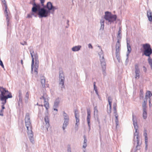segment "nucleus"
Listing matches in <instances>:
<instances>
[{
	"label": "nucleus",
	"mask_w": 152,
	"mask_h": 152,
	"mask_svg": "<svg viewBox=\"0 0 152 152\" xmlns=\"http://www.w3.org/2000/svg\"><path fill=\"white\" fill-rule=\"evenodd\" d=\"M20 44L23 45H27L26 42L25 41H24L23 43L20 42Z\"/></svg>",
	"instance_id": "nucleus-52"
},
{
	"label": "nucleus",
	"mask_w": 152,
	"mask_h": 152,
	"mask_svg": "<svg viewBox=\"0 0 152 152\" xmlns=\"http://www.w3.org/2000/svg\"><path fill=\"white\" fill-rule=\"evenodd\" d=\"M112 99L110 96H109L108 98V101L109 103V107L110 108V109H111L112 108Z\"/></svg>",
	"instance_id": "nucleus-30"
},
{
	"label": "nucleus",
	"mask_w": 152,
	"mask_h": 152,
	"mask_svg": "<svg viewBox=\"0 0 152 152\" xmlns=\"http://www.w3.org/2000/svg\"><path fill=\"white\" fill-rule=\"evenodd\" d=\"M58 9V7L54 6H53L52 7V8L51 10L52 11L51 13L53 14L55 10H56Z\"/></svg>",
	"instance_id": "nucleus-37"
},
{
	"label": "nucleus",
	"mask_w": 152,
	"mask_h": 152,
	"mask_svg": "<svg viewBox=\"0 0 152 152\" xmlns=\"http://www.w3.org/2000/svg\"><path fill=\"white\" fill-rule=\"evenodd\" d=\"M30 54L32 58V62L31 65V70L33 71L34 67V59L35 58V63L34 65V72L36 74H37V70L39 67V61L38 56L37 53L34 54V51L33 50L30 51Z\"/></svg>",
	"instance_id": "nucleus-4"
},
{
	"label": "nucleus",
	"mask_w": 152,
	"mask_h": 152,
	"mask_svg": "<svg viewBox=\"0 0 152 152\" xmlns=\"http://www.w3.org/2000/svg\"><path fill=\"white\" fill-rule=\"evenodd\" d=\"M132 121L133 124L135 129V132L134 134V137L133 139L134 144L135 145L136 143L137 145L134 149L136 152L137 150L140 149V145L139 144V133L137 132L138 129V126L137 125V118L133 114H132Z\"/></svg>",
	"instance_id": "nucleus-2"
},
{
	"label": "nucleus",
	"mask_w": 152,
	"mask_h": 152,
	"mask_svg": "<svg viewBox=\"0 0 152 152\" xmlns=\"http://www.w3.org/2000/svg\"><path fill=\"white\" fill-rule=\"evenodd\" d=\"M18 94L19 101L18 102V105L19 106H20V104L22 103V94L21 90L19 91Z\"/></svg>",
	"instance_id": "nucleus-18"
},
{
	"label": "nucleus",
	"mask_w": 152,
	"mask_h": 152,
	"mask_svg": "<svg viewBox=\"0 0 152 152\" xmlns=\"http://www.w3.org/2000/svg\"><path fill=\"white\" fill-rule=\"evenodd\" d=\"M104 19H102L100 20V23H101V28L100 29L103 30L104 29Z\"/></svg>",
	"instance_id": "nucleus-31"
},
{
	"label": "nucleus",
	"mask_w": 152,
	"mask_h": 152,
	"mask_svg": "<svg viewBox=\"0 0 152 152\" xmlns=\"http://www.w3.org/2000/svg\"><path fill=\"white\" fill-rule=\"evenodd\" d=\"M95 84H96V82H94V88H96V86Z\"/></svg>",
	"instance_id": "nucleus-62"
},
{
	"label": "nucleus",
	"mask_w": 152,
	"mask_h": 152,
	"mask_svg": "<svg viewBox=\"0 0 152 152\" xmlns=\"http://www.w3.org/2000/svg\"><path fill=\"white\" fill-rule=\"evenodd\" d=\"M117 16L115 15L112 14L111 12L106 11L105 12L104 18L108 21L109 24L113 23L116 20Z\"/></svg>",
	"instance_id": "nucleus-5"
},
{
	"label": "nucleus",
	"mask_w": 152,
	"mask_h": 152,
	"mask_svg": "<svg viewBox=\"0 0 152 152\" xmlns=\"http://www.w3.org/2000/svg\"><path fill=\"white\" fill-rule=\"evenodd\" d=\"M148 97L147 96H146V95H145V99H144V100L147 101Z\"/></svg>",
	"instance_id": "nucleus-60"
},
{
	"label": "nucleus",
	"mask_w": 152,
	"mask_h": 152,
	"mask_svg": "<svg viewBox=\"0 0 152 152\" xmlns=\"http://www.w3.org/2000/svg\"><path fill=\"white\" fill-rule=\"evenodd\" d=\"M121 27H120L119 29V31H118V35L117 36V41L118 40H119V42L120 44V39H121Z\"/></svg>",
	"instance_id": "nucleus-25"
},
{
	"label": "nucleus",
	"mask_w": 152,
	"mask_h": 152,
	"mask_svg": "<svg viewBox=\"0 0 152 152\" xmlns=\"http://www.w3.org/2000/svg\"><path fill=\"white\" fill-rule=\"evenodd\" d=\"M40 1L41 3L42 4V6H44V3L45 1V0H40Z\"/></svg>",
	"instance_id": "nucleus-42"
},
{
	"label": "nucleus",
	"mask_w": 152,
	"mask_h": 152,
	"mask_svg": "<svg viewBox=\"0 0 152 152\" xmlns=\"http://www.w3.org/2000/svg\"><path fill=\"white\" fill-rule=\"evenodd\" d=\"M88 47L89 48H92L93 47L91 44L90 43L88 45Z\"/></svg>",
	"instance_id": "nucleus-50"
},
{
	"label": "nucleus",
	"mask_w": 152,
	"mask_h": 152,
	"mask_svg": "<svg viewBox=\"0 0 152 152\" xmlns=\"http://www.w3.org/2000/svg\"><path fill=\"white\" fill-rule=\"evenodd\" d=\"M145 95H146V96H147L149 98H150L152 96V94L150 91H147L145 93Z\"/></svg>",
	"instance_id": "nucleus-36"
},
{
	"label": "nucleus",
	"mask_w": 152,
	"mask_h": 152,
	"mask_svg": "<svg viewBox=\"0 0 152 152\" xmlns=\"http://www.w3.org/2000/svg\"><path fill=\"white\" fill-rule=\"evenodd\" d=\"M63 116L64 117V120H69V118L68 115L64 111L63 112Z\"/></svg>",
	"instance_id": "nucleus-32"
},
{
	"label": "nucleus",
	"mask_w": 152,
	"mask_h": 152,
	"mask_svg": "<svg viewBox=\"0 0 152 152\" xmlns=\"http://www.w3.org/2000/svg\"><path fill=\"white\" fill-rule=\"evenodd\" d=\"M149 106L150 107H151L152 104L151 103V100H150L149 101Z\"/></svg>",
	"instance_id": "nucleus-57"
},
{
	"label": "nucleus",
	"mask_w": 152,
	"mask_h": 152,
	"mask_svg": "<svg viewBox=\"0 0 152 152\" xmlns=\"http://www.w3.org/2000/svg\"><path fill=\"white\" fill-rule=\"evenodd\" d=\"M67 152H71V149L70 146H68V147Z\"/></svg>",
	"instance_id": "nucleus-49"
},
{
	"label": "nucleus",
	"mask_w": 152,
	"mask_h": 152,
	"mask_svg": "<svg viewBox=\"0 0 152 152\" xmlns=\"http://www.w3.org/2000/svg\"><path fill=\"white\" fill-rule=\"evenodd\" d=\"M97 122H98V124H100V121L98 117L97 118Z\"/></svg>",
	"instance_id": "nucleus-58"
},
{
	"label": "nucleus",
	"mask_w": 152,
	"mask_h": 152,
	"mask_svg": "<svg viewBox=\"0 0 152 152\" xmlns=\"http://www.w3.org/2000/svg\"><path fill=\"white\" fill-rule=\"evenodd\" d=\"M29 97V94L28 92H27L26 94V97L25 98H26L27 99H28V98Z\"/></svg>",
	"instance_id": "nucleus-45"
},
{
	"label": "nucleus",
	"mask_w": 152,
	"mask_h": 152,
	"mask_svg": "<svg viewBox=\"0 0 152 152\" xmlns=\"http://www.w3.org/2000/svg\"><path fill=\"white\" fill-rule=\"evenodd\" d=\"M147 102V101L144 100V102L142 103V110H147V106L146 104Z\"/></svg>",
	"instance_id": "nucleus-27"
},
{
	"label": "nucleus",
	"mask_w": 152,
	"mask_h": 152,
	"mask_svg": "<svg viewBox=\"0 0 152 152\" xmlns=\"http://www.w3.org/2000/svg\"><path fill=\"white\" fill-rule=\"evenodd\" d=\"M143 69V70L145 72H146L147 71V69L144 66H143L142 67Z\"/></svg>",
	"instance_id": "nucleus-47"
},
{
	"label": "nucleus",
	"mask_w": 152,
	"mask_h": 152,
	"mask_svg": "<svg viewBox=\"0 0 152 152\" xmlns=\"http://www.w3.org/2000/svg\"><path fill=\"white\" fill-rule=\"evenodd\" d=\"M144 98L143 94H140V99H143Z\"/></svg>",
	"instance_id": "nucleus-46"
},
{
	"label": "nucleus",
	"mask_w": 152,
	"mask_h": 152,
	"mask_svg": "<svg viewBox=\"0 0 152 152\" xmlns=\"http://www.w3.org/2000/svg\"><path fill=\"white\" fill-rule=\"evenodd\" d=\"M53 6L51 2H48L44 6L42 7H41L38 12V17L39 18H46L47 17L50 12L52 7Z\"/></svg>",
	"instance_id": "nucleus-1"
},
{
	"label": "nucleus",
	"mask_w": 152,
	"mask_h": 152,
	"mask_svg": "<svg viewBox=\"0 0 152 152\" xmlns=\"http://www.w3.org/2000/svg\"><path fill=\"white\" fill-rule=\"evenodd\" d=\"M25 121L26 126L27 130V134L29 139L31 143H34V134L32 131V126L28 113H26L25 116Z\"/></svg>",
	"instance_id": "nucleus-3"
},
{
	"label": "nucleus",
	"mask_w": 152,
	"mask_h": 152,
	"mask_svg": "<svg viewBox=\"0 0 152 152\" xmlns=\"http://www.w3.org/2000/svg\"><path fill=\"white\" fill-rule=\"evenodd\" d=\"M114 115L115 116H118L117 113V110L114 111Z\"/></svg>",
	"instance_id": "nucleus-44"
},
{
	"label": "nucleus",
	"mask_w": 152,
	"mask_h": 152,
	"mask_svg": "<svg viewBox=\"0 0 152 152\" xmlns=\"http://www.w3.org/2000/svg\"><path fill=\"white\" fill-rule=\"evenodd\" d=\"M1 109L2 110H4L5 109V107L4 105H1Z\"/></svg>",
	"instance_id": "nucleus-61"
},
{
	"label": "nucleus",
	"mask_w": 152,
	"mask_h": 152,
	"mask_svg": "<svg viewBox=\"0 0 152 152\" xmlns=\"http://www.w3.org/2000/svg\"><path fill=\"white\" fill-rule=\"evenodd\" d=\"M99 132L100 133V131H101V126L100 125V124H99Z\"/></svg>",
	"instance_id": "nucleus-54"
},
{
	"label": "nucleus",
	"mask_w": 152,
	"mask_h": 152,
	"mask_svg": "<svg viewBox=\"0 0 152 152\" xmlns=\"http://www.w3.org/2000/svg\"><path fill=\"white\" fill-rule=\"evenodd\" d=\"M135 72L136 74L135 77L137 78L138 77V78H139L140 75V72L138 64H137L135 65Z\"/></svg>",
	"instance_id": "nucleus-12"
},
{
	"label": "nucleus",
	"mask_w": 152,
	"mask_h": 152,
	"mask_svg": "<svg viewBox=\"0 0 152 152\" xmlns=\"http://www.w3.org/2000/svg\"><path fill=\"white\" fill-rule=\"evenodd\" d=\"M126 41L127 48V55L128 56L129 55V54L131 52L132 49L131 46L129 44L130 41L128 38L127 37L126 38Z\"/></svg>",
	"instance_id": "nucleus-14"
},
{
	"label": "nucleus",
	"mask_w": 152,
	"mask_h": 152,
	"mask_svg": "<svg viewBox=\"0 0 152 152\" xmlns=\"http://www.w3.org/2000/svg\"><path fill=\"white\" fill-rule=\"evenodd\" d=\"M147 17L148 18V20L151 21H152V12L150 10L147 11Z\"/></svg>",
	"instance_id": "nucleus-17"
},
{
	"label": "nucleus",
	"mask_w": 152,
	"mask_h": 152,
	"mask_svg": "<svg viewBox=\"0 0 152 152\" xmlns=\"http://www.w3.org/2000/svg\"><path fill=\"white\" fill-rule=\"evenodd\" d=\"M4 6L5 9L4 11V13L5 15V16L6 18V21H7V25L8 26H9L10 23V12L9 10H7V5L6 4V2L4 0Z\"/></svg>",
	"instance_id": "nucleus-9"
},
{
	"label": "nucleus",
	"mask_w": 152,
	"mask_h": 152,
	"mask_svg": "<svg viewBox=\"0 0 152 152\" xmlns=\"http://www.w3.org/2000/svg\"><path fill=\"white\" fill-rule=\"evenodd\" d=\"M126 56H127V58L126 59V61H125V63L126 64V65H127V63L128 62V56L129 55L127 56V55H126Z\"/></svg>",
	"instance_id": "nucleus-48"
},
{
	"label": "nucleus",
	"mask_w": 152,
	"mask_h": 152,
	"mask_svg": "<svg viewBox=\"0 0 152 152\" xmlns=\"http://www.w3.org/2000/svg\"><path fill=\"white\" fill-rule=\"evenodd\" d=\"M64 78H63L62 79H59V84L61 85V89L63 88H65L64 86Z\"/></svg>",
	"instance_id": "nucleus-23"
},
{
	"label": "nucleus",
	"mask_w": 152,
	"mask_h": 152,
	"mask_svg": "<svg viewBox=\"0 0 152 152\" xmlns=\"http://www.w3.org/2000/svg\"><path fill=\"white\" fill-rule=\"evenodd\" d=\"M0 100L1 101H2L1 102V104L2 105L4 106V104L6 103L7 102V100L4 98L3 97L0 95Z\"/></svg>",
	"instance_id": "nucleus-28"
},
{
	"label": "nucleus",
	"mask_w": 152,
	"mask_h": 152,
	"mask_svg": "<svg viewBox=\"0 0 152 152\" xmlns=\"http://www.w3.org/2000/svg\"><path fill=\"white\" fill-rule=\"evenodd\" d=\"M148 61L149 64L151 66V69H152V59L151 57H148Z\"/></svg>",
	"instance_id": "nucleus-35"
},
{
	"label": "nucleus",
	"mask_w": 152,
	"mask_h": 152,
	"mask_svg": "<svg viewBox=\"0 0 152 152\" xmlns=\"http://www.w3.org/2000/svg\"><path fill=\"white\" fill-rule=\"evenodd\" d=\"M43 99L44 100V101L46 100V99L45 98V97L44 96H42L41 97H40V99Z\"/></svg>",
	"instance_id": "nucleus-56"
},
{
	"label": "nucleus",
	"mask_w": 152,
	"mask_h": 152,
	"mask_svg": "<svg viewBox=\"0 0 152 152\" xmlns=\"http://www.w3.org/2000/svg\"><path fill=\"white\" fill-rule=\"evenodd\" d=\"M38 10L36 9V10L34 11H32V8L31 9V12L29 14H28L26 18H31L33 16L35 17H37L38 15Z\"/></svg>",
	"instance_id": "nucleus-11"
},
{
	"label": "nucleus",
	"mask_w": 152,
	"mask_h": 152,
	"mask_svg": "<svg viewBox=\"0 0 152 152\" xmlns=\"http://www.w3.org/2000/svg\"><path fill=\"white\" fill-rule=\"evenodd\" d=\"M95 91L96 95L98 96V97H99V96L98 91V90H95Z\"/></svg>",
	"instance_id": "nucleus-53"
},
{
	"label": "nucleus",
	"mask_w": 152,
	"mask_h": 152,
	"mask_svg": "<svg viewBox=\"0 0 152 152\" xmlns=\"http://www.w3.org/2000/svg\"><path fill=\"white\" fill-rule=\"evenodd\" d=\"M81 47L80 45L76 46L72 48V50L74 52L80 50Z\"/></svg>",
	"instance_id": "nucleus-24"
},
{
	"label": "nucleus",
	"mask_w": 152,
	"mask_h": 152,
	"mask_svg": "<svg viewBox=\"0 0 152 152\" xmlns=\"http://www.w3.org/2000/svg\"><path fill=\"white\" fill-rule=\"evenodd\" d=\"M60 102V100L59 99V97H58L56 98V99L54 105H53V107L57 108Z\"/></svg>",
	"instance_id": "nucleus-21"
},
{
	"label": "nucleus",
	"mask_w": 152,
	"mask_h": 152,
	"mask_svg": "<svg viewBox=\"0 0 152 152\" xmlns=\"http://www.w3.org/2000/svg\"><path fill=\"white\" fill-rule=\"evenodd\" d=\"M98 47L100 49H101V52H99V57L100 58H101V57H102V56H103V52L102 50V49L101 48V47L100 46H98Z\"/></svg>",
	"instance_id": "nucleus-38"
},
{
	"label": "nucleus",
	"mask_w": 152,
	"mask_h": 152,
	"mask_svg": "<svg viewBox=\"0 0 152 152\" xmlns=\"http://www.w3.org/2000/svg\"><path fill=\"white\" fill-rule=\"evenodd\" d=\"M0 95L6 100L8 98H12V96L11 92H9L5 88L0 86Z\"/></svg>",
	"instance_id": "nucleus-6"
},
{
	"label": "nucleus",
	"mask_w": 152,
	"mask_h": 152,
	"mask_svg": "<svg viewBox=\"0 0 152 152\" xmlns=\"http://www.w3.org/2000/svg\"><path fill=\"white\" fill-rule=\"evenodd\" d=\"M98 114V110L96 106H95L94 108V116H97Z\"/></svg>",
	"instance_id": "nucleus-34"
},
{
	"label": "nucleus",
	"mask_w": 152,
	"mask_h": 152,
	"mask_svg": "<svg viewBox=\"0 0 152 152\" xmlns=\"http://www.w3.org/2000/svg\"><path fill=\"white\" fill-rule=\"evenodd\" d=\"M63 78H64V77L62 72L61 73H60L59 79H62Z\"/></svg>",
	"instance_id": "nucleus-40"
},
{
	"label": "nucleus",
	"mask_w": 152,
	"mask_h": 152,
	"mask_svg": "<svg viewBox=\"0 0 152 152\" xmlns=\"http://www.w3.org/2000/svg\"><path fill=\"white\" fill-rule=\"evenodd\" d=\"M118 116H115V122L116 127L119 124V121L118 120Z\"/></svg>",
	"instance_id": "nucleus-39"
},
{
	"label": "nucleus",
	"mask_w": 152,
	"mask_h": 152,
	"mask_svg": "<svg viewBox=\"0 0 152 152\" xmlns=\"http://www.w3.org/2000/svg\"><path fill=\"white\" fill-rule=\"evenodd\" d=\"M142 47L144 49V54L146 56L150 57V56L152 54V49L150 45L148 43L144 44Z\"/></svg>",
	"instance_id": "nucleus-7"
},
{
	"label": "nucleus",
	"mask_w": 152,
	"mask_h": 152,
	"mask_svg": "<svg viewBox=\"0 0 152 152\" xmlns=\"http://www.w3.org/2000/svg\"><path fill=\"white\" fill-rule=\"evenodd\" d=\"M84 140L83 143H87V140L86 139V136L85 135L84 136Z\"/></svg>",
	"instance_id": "nucleus-41"
},
{
	"label": "nucleus",
	"mask_w": 152,
	"mask_h": 152,
	"mask_svg": "<svg viewBox=\"0 0 152 152\" xmlns=\"http://www.w3.org/2000/svg\"><path fill=\"white\" fill-rule=\"evenodd\" d=\"M100 61L102 68L103 70V71H104V70L106 69V63L104 61V59L103 56H102V57L101 58H100Z\"/></svg>",
	"instance_id": "nucleus-15"
},
{
	"label": "nucleus",
	"mask_w": 152,
	"mask_h": 152,
	"mask_svg": "<svg viewBox=\"0 0 152 152\" xmlns=\"http://www.w3.org/2000/svg\"><path fill=\"white\" fill-rule=\"evenodd\" d=\"M113 107H117V103L116 102H114L113 103Z\"/></svg>",
	"instance_id": "nucleus-55"
},
{
	"label": "nucleus",
	"mask_w": 152,
	"mask_h": 152,
	"mask_svg": "<svg viewBox=\"0 0 152 152\" xmlns=\"http://www.w3.org/2000/svg\"><path fill=\"white\" fill-rule=\"evenodd\" d=\"M143 136L145 138V142H148V138L146 129H144V130Z\"/></svg>",
	"instance_id": "nucleus-26"
},
{
	"label": "nucleus",
	"mask_w": 152,
	"mask_h": 152,
	"mask_svg": "<svg viewBox=\"0 0 152 152\" xmlns=\"http://www.w3.org/2000/svg\"><path fill=\"white\" fill-rule=\"evenodd\" d=\"M87 143H83V148H85L87 146Z\"/></svg>",
	"instance_id": "nucleus-51"
},
{
	"label": "nucleus",
	"mask_w": 152,
	"mask_h": 152,
	"mask_svg": "<svg viewBox=\"0 0 152 152\" xmlns=\"http://www.w3.org/2000/svg\"><path fill=\"white\" fill-rule=\"evenodd\" d=\"M45 121L46 123L45 128H46L47 131H48V128L50 126L49 124V119L48 117L46 116L45 118Z\"/></svg>",
	"instance_id": "nucleus-16"
},
{
	"label": "nucleus",
	"mask_w": 152,
	"mask_h": 152,
	"mask_svg": "<svg viewBox=\"0 0 152 152\" xmlns=\"http://www.w3.org/2000/svg\"><path fill=\"white\" fill-rule=\"evenodd\" d=\"M116 107H113V109L114 110V111L117 110Z\"/></svg>",
	"instance_id": "nucleus-64"
},
{
	"label": "nucleus",
	"mask_w": 152,
	"mask_h": 152,
	"mask_svg": "<svg viewBox=\"0 0 152 152\" xmlns=\"http://www.w3.org/2000/svg\"><path fill=\"white\" fill-rule=\"evenodd\" d=\"M143 91L142 90H140V94H143Z\"/></svg>",
	"instance_id": "nucleus-63"
},
{
	"label": "nucleus",
	"mask_w": 152,
	"mask_h": 152,
	"mask_svg": "<svg viewBox=\"0 0 152 152\" xmlns=\"http://www.w3.org/2000/svg\"><path fill=\"white\" fill-rule=\"evenodd\" d=\"M121 47V44L119 42V40L117 41L115 45V55L117 59L118 62H121L120 58V48Z\"/></svg>",
	"instance_id": "nucleus-8"
},
{
	"label": "nucleus",
	"mask_w": 152,
	"mask_h": 152,
	"mask_svg": "<svg viewBox=\"0 0 152 152\" xmlns=\"http://www.w3.org/2000/svg\"><path fill=\"white\" fill-rule=\"evenodd\" d=\"M148 142H145V149L146 150H147L148 149Z\"/></svg>",
	"instance_id": "nucleus-43"
},
{
	"label": "nucleus",
	"mask_w": 152,
	"mask_h": 152,
	"mask_svg": "<svg viewBox=\"0 0 152 152\" xmlns=\"http://www.w3.org/2000/svg\"><path fill=\"white\" fill-rule=\"evenodd\" d=\"M69 122V120H64L63 124L62 126V129L63 130L64 132H66L65 130L67 126L68 125Z\"/></svg>",
	"instance_id": "nucleus-19"
},
{
	"label": "nucleus",
	"mask_w": 152,
	"mask_h": 152,
	"mask_svg": "<svg viewBox=\"0 0 152 152\" xmlns=\"http://www.w3.org/2000/svg\"><path fill=\"white\" fill-rule=\"evenodd\" d=\"M143 117L144 119H146L147 117V110H142Z\"/></svg>",
	"instance_id": "nucleus-29"
},
{
	"label": "nucleus",
	"mask_w": 152,
	"mask_h": 152,
	"mask_svg": "<svg viewBox=\"0 0 152 152\" xmlns=\"http://www.w3.org/2000/svg\"><path fill=\"white\" fill-rule=\"evenodd\" d=\"M91 112L90 110L89 109L87 110V121L88 123V126L89 127V129H90V115Z\"/></svg>",
	"instance_id": "nucleus-13"
},
{
	"label": "nucleus",
	"mask_w": 152,
	"mask_h": 152,
	"mask_svg": "<svg viewBox=\"0 0 152 152\" xmlns=\"http://www.w3.org/2000/svg\"><path fill=\"white\" fill-rule=\"evenodd\" d=\"M44 106L45 107L46 110H48V108L49 107V104L48 102H47L46 100L44 101Z\"/></svg>",
	"instance_id": "nucleus-33"
},
{
	"label": "nucleus",
	"mask_w": 152,
	"mask_h": 152,
	"mask_svg": "<svg viewBox=\"0 0 152 152\" xmlns=\"http://www.w3.org/2000/svg\"><path fill=\"white\" fill-rule=\"evenodd\" d=\"M41 82L42 86L43 88L45 87V77L43 76L40 77Z\"/></svg>",
	"instance_id": "nucleus-20"
},
{
	"label": "nucleus",
	"mask_w": 152,
	"mask_h": 152,
	"mask_svg": "<svg viewBox=\"0 0 152 152\" xmlns=\"http://www.w3.org/2000/svg\"><path fill=\"white\" fill-rule=\"evenodd\" d=\"M3 113L0 111V115L1 116H3Z\"/></svg>",
	"instance_id": "nucleus-59"
},
{
	"label": "nucleus",
	"mask_w": 152,
	"mask_h": 152,
	"mask_svg": "<svg viewBox=\"0 0 152 152\" xmlns=\"http://www.w3.org/2000/svg\"><path fill=\"white\" fill-rule=\"evenodd\" d=\"M76 110L75 111V118L76 119V123L75 124V128H76V127H77L78 124H77L78 123H79V116H77V115L76 113Z\"/></svg>",
	"instance_id": "nucleus-22"
},
{
	"label": "nucleus",
	"mask_w": 152,
	"mask_h": 152,
	"mask_svg": "<svg viewBox=\"0 0 152 152\" xmlns=\"http://www.w3.org/2000/svg\"><path fill=\"white\" fill-rule=\"evenodd\" d=\"M35 0H31L30 1L29 3L33 5L32 11L36 10V9L38 10V11L40 8V5L39 4H37L35 1Z\"/></svg>",
	"instance_id": "nucleus-10"
}]
</instances>
